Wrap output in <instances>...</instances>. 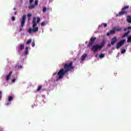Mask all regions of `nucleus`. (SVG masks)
I'll return each instance as SVG.
<instances>
[{
	"label": "nucleus",
	"mask_w": 131,
	"mask_h": 131,
	"mask_svg": "<svg viewBox=\"0 0 131 131\" xmlns=\"http://www.w3.org/2000/svg\"><path fill=\"white\" fill-rule=\"evenodd\" d=\"M111 45H112V44L108 43V44L107 45V47H111Z\"/></svg>",
	"instance_id": "c9c22d12"
},
{
	"label": "nucleus",
	"mask_w": 131,
	"mask_h": 131,
	"mask_svg": "<svg viewBox=\"0 0 131 131\" xmlns=\"http://www.w3.org/2000/svg\"><path fill=\"white\" fill-rule=\"evenodd\" d=\"M22 30H23L22 28H20L19 29V32H21V31H22Z\"/></svg>",
	"instance_id": "f704fd0d"
},
{
	"label": "nucleus",
	"mask_w": 131,
	"mask_h": 131,
	"mask_svg": "<svg viewBox=\"0 0 131 131\" xmlns=\"http://www.w3.org/2000/svg\"><path fill=\"white\" fill-rule=\"evenodd\" d=\"M26 21V15H24L22 17L20 27H21V28H23L24 27V25H25Z\"/></svg>",
	"instance_id": "39448f33"
},
{
	"label": "nucleus",
	"mask_w": 131,
	"mask_h": 131,
	"mask_svg": "<svg viewBox=\"0 0 131 131\" xmlns=\"http://www.w3.org/2000/svg\"><path fill=\"white\" fill-rule=\"evenodd\" d=\"M63 69H61L58 73H53V76L57 74L59 77L56 79V81H59V79H62L64 77L65 74H68L69 71H71L72 69H74L73 62L71 61L70 63H62Z\"/></svg>",
	"instance_id": "f257e3e1"
},
{
	"label": "nucleus",
	"mask_w": 131,
	"mask_h": 131,
	"mask_svg": "<svg viewBox=\"0 0 131 131\" xmlns=\"http://www.w3.org/2000/svg\"><path fill=\"white\" fill-rule=\"evenodd\" d=\"M129 8V6H124L122 8V11H125V10H128Z\"/></svg>",
	"instance_id": "2eb2a0df"
},
{
	"label": "nucleus",
	"mask_w": 131,
	"mask_h": 131,
	"mask_svg": "<svg viewBox=\"0 0 131 131\" xmlns=\"http://www.w3.org/2000/svg\"><path fill=\"white\" fill-rule=\"evenodd\" d=\"M115 34V30L113 29V30H111L110 31V32L107 33L106 35H107V36H109L110 35H111V34Z\"/></svg>",
	"instance_id": "9b49d317"
},
{
	"label": "nucleus",
	"mask_w": 131,
	"mask_h": 131,
	"mask_svg": "<svg viewBox=\"0 0 131 131\" xmlns=\"http://www.w3.org/2000/svg\"><path fill=\"white\" fill-rule=\"evenodd\" d=\"M22 68H23L22 66H18V69H22Z\"/></svg>",
	"instance_id": "2f4dec72"
},
{
	"label": "nucleus",
	"mask_w": 131,
	"mask_h": 131,
	"mask_svg": "<svg viewBox=\"0 0 131 131\" xmlns=\"http://www.w3.org/2000/svg\"><path fill=\"white\" fill-rule=\"evenodd\" d=\"M114 29L115 30V31H117V32H119L120 31H121V30H122V29H123V27H116L114 28Z\"/></svg>",
	"instance_id": "6e6552de"
},
{
	"label": "nucleus",
	"mask_w": 131,
	"mask_h": 131,
	"mask_svg": "<svg viewBox=\"0 0 131 131\" xmlns=\"http://www.w3.org/2000/svg\"><path fill=\"white\" fill-rule=\"evenodd\" d=\"M13 100V97L12 96H9L8 97V101L9 102H11V101H12Z\"/></svg>",
	"instance_id": "5701e85b"
},
{
	"label": "nucleus",
	"mask_w": 131,
	"mask_h": 131,
	"mask_svg": "<svg viewBox=\"0 0 131 131\" xmlns=\"http://www.w3.org/2000/svg\"><path fill=\"white\" fill-rule=\"evenodd\" d=\"M95 57L97 58L98 57V54L95 55Z\"/></svg>",
	"instance_id": "58836bf2"
},
{
	"label": "nucleus",
	"mask_w": 131,
	"mask_h": 131,
	"mask_svg": "<svg viewBox=\"0 0 131 131\" xmlns=\"http://www.w3.org/2000/svg\"><path fill=\"white\" fill-rule=\"evenodd\" d=\"M15 81H16V79H13L12 80V82H13V83L15 82Z\"/></svg>",
	"instance_id": "473e14b6"
},
{
	"label": "nucleus",
	"mask_w": 131,
	"mask_h": 131,
	"mask_svg": "<svg viewBox=\"0 0 131 131\" xmlns=\"http://www.w3.org/2000/svg\"><path fill=\"white\" fill-rule=\"evenodd\" d=\"M1 94H2V92L0 91V95H1Z\"/></svg>",
	"instance_id": "79ce46f5"
},
{
	"label": "nucleus",
	"mask_w": 131,
	"mask_h": 131,
	"mask_svg": "<svg viewBox=\"0 0 131 131\" xmlns=\"http://www.w3.org/2000/svg\"><path fill=\"white\" fill-rule=\"evenodd\" d=\"M104 57H105V54H100L99 55V58H100V59L104 58Z\"/></svg>",
	"instance_id": "6ab92c4d"
},
{
	"label": "nucleus",
	"mask_w": 131,
	"mask_h": 131,
	"mask_svg": "<svg viewBox=\"0 0 131 131\" xmlns=\"http://www.w3.org/2000/svg\"><path fill=\"white\" fill-rule=\"evenodd\" d=\"M32 46L34 48V47H35V42H34V41H33L32 43Z\"/></svg>",
	"instance_id": "bb28decb"
},
{
	"label": "nucleus",
	"mask_w": 131,
	"mask_h": 131,
	"mask_svg": "<svg viewBox=\"0 0 131 131\" xmlns=\"http://www.w3.org/2000/svg\"><path fill=\"white\" fill-rule=\"evenodd\" d=\"M31 41H32V40L31 39H29L27 42V45H29L30 43H31Z\"/></svg>",
	"instance_id": "412c9836"
},
{
	"label": "nucleus",
	"mask_w": 131,
	"mask_h": 131,
	"mask_svg": "<svg viewBox=\"0 0 131 131\" xmlns=\"http://www.w3.org/2000/svg\"><path fill=\"white\" fill-rule=\"evenodd\" d=\"M116 41H117V37L116 36H115L113 38H112V40L111 42L112 46L115 45V43H116Z\"/></svg>",
	"instance_id": "9d476101"
},
{
	"label": "nucleus",
	"mask_w": 131,
	"mask_h": 131,
	"mask_svg": "<svg viewBox=\"0 0 131 131\" xmlns=\"http://www.w3.org/2000/svg\"><path fill=\"white\" fill-rule=\"evenodd\" d=\"M36 21V17H34L33 18V29L29 28L27 30V32H28L30 34H31V33H34L35 32H37L38 31V27H36V25L37 24L36 23H39L40 22V17H37V21Z\"/></svg>",
	"instance_id": "f03ea898"
},
{
	"label": "nucleus",
	"mask_w": 131,
	"mask_h": 131,
	"mask_svg": "<svg viewBox=\"0 0 131 131\" xmlns=\"http://www.w3.org/2000/svg\"><path fill=\"white\" fill-rule=\"evenodd\" d=\"M126 20H127V21L128 22V23H131V16H130V15H128V16H127Z\"/></svg>",
	"instance_id": "ddd939ff"
},
{
	"label": "nucleus",
	"mask_w": 131,
	"mask_h": 131,
	"mask_svg": "<svg viewBox=\"0 0 131 131\" xmlns=\"http://www.w3.org/2000/svg\"><path fill=\"white\" fill-rule=\"evenodd\" d=\"M9 104H10L9 103H7V104H6V105L8 106V105H9Z\"/></svg>",
	"instance_id": "ea45409f"
},
{
	"label": "nucleus",
	"mask_w": 131,
	"mask_h": 131,
	"mask_svg": "<svg viewBox=\"0 0 131 131\" xmlns=\"http://www.w3.org/2000/svg\"><path fill=\"white\" fill-rule=\"evenodd\" d=\"M125 14H127V12L122 10L121 12L119 13V14H117L116 15V17H120V16H122L123 15H124Z\"/></svg>",
	"instance_id": "1a4fd4ad"
},
{
	"label": "nucleus",
	"mask_w": 131,
	"mask_h": 131,
	"mask_svg": "<svg viewBox=\"0 0 131 131\" xmlns=\"http://www.w3.org/2000/svg\"><path fill=\"white\" fill-rule=\"evenodd\" d=\"M86 54H83L81 57V61H84V60L85 59V58H86Z\"/></svg>",
	"instance_id": "4468645a"
},
{
	"label": "nucleus",
	"mask_w": 131,
	"mask_h": 131,
	"mask_svg": "<svg viewBox=\"0 0 131 131\" xmlns=\"http://www.w3.org/2000/svg\"><path fill=\"white\" fill-rule=\"evenodd\" d=\"M29 48L28 47H26V51H25V55H28V50Z\"/></svg>",
	"instance_id": "a211bd4d"
},
{
	"label": "nucleus",
	"mask_w": 131,
	"mask_h": 131,
	"mask_svg": "<svg viewBox=\"0 0 131 131\" xmlns=\"http://www.w3.org/2000/svg\"><path fill=\"white\" fill-rule=\"evenodd\" d=\"M31 16H32V14L31 13L28 14V17H31Z\"/></svg>",
	"instance_id": "c756f323"
},
{
	"label": "nucleus",
	"mask_w": 131,
	"mask_h": 131,
	"mask_svg": "<svg viewBox=\"0 0 131 131\" xmlns=\"http://www.w3.org/2000/svg\"><path fill=\"white\" fill-rule=\"evenodd\" d=\"M41 88H42V86L39 85L37 90V92H39L41 90Z\"/></svg>",
	"instance_id": "b1692460"
},
{
	"label": "nucleus",
	"mask_w": 131,
	"mask_h": 131,
	"mask_svg": "<svg viewBox=\"0 0 131 131\" xmlns=\"http://www.w3.org/2000/svg\"><path fill=\"white\" fill-rule=\"evenodd\" d=\"M45 25H46V23L45 22H42L41 23V26H45Z\"/></svg>",
	"instance_id": "cd10ccee"
},
{
	"label": "nucleus",
	"mask_w": 131,
	"mask_h": 131,
	"mask_svg": "<svg viewBox=\"0 0 131 131\" xmlns=\"http://www.w3.org/2000/svg\"><path fill=\"white\" fill-rule=\"evenodd\" d=\"M125 52H126V50H125V49H123V50H122V51L121 52V54H124V53H125Z\"/></svg>",
	"instance_id": "a878e982"
},
{
	"label": "nucleus",
	"mask_w": 131,
	"mask_h": 131,
	"mask_svg": "<svg viewBox=\"0 0 131 131\" xmlns=\"http://www.w3.org/2000/svg\"><path fill=\"white\" fill-rule=\"evenodd\" d=\"M131 41V35L129 36L128 38H127V42H130Z\"/></svg>",
	"instance_id": "aec40b11"
},
{
	"label": "nucleus",
	"mask_w": 131,
	"mask_h": 131,
	"mask_svg": "<svg viewBox=\"0 0 131 131\" xmlns=\"http://www.w3.org/2000/svg\"><path fill=\"white\" fill-rule=\"evenodd\" d=\"M85 43H88V42L86 41V42H85Z\"/></svg>",
	"instance_id": "37998d69"
},
{
	"label": "nucleus",
	"mask_w": 131,
	"mask_h": 131,
	"mask_svg": "<svg viewBox=\"0 0 131 131\" xmlns=\"http://www.w3.org/2000/svg\"><path fill=\"white\" fill-rule=\"evenodd\" d=\"M19 50L20 51H23V50H24V45H19Z\"/></svg>",
	"instance_id": "dca6fc26"
},
{
	"label": "nucleus",
	"mask_w": 131,
	"mask_h": 131,
	"mask_svg": "<svg viewBox=\"0 0 131 131\" xmlns=\"http://www.w3.org/2000/svg\"><path fill=\"white\" fill-rule=\"evenodd\" d=\"M13 10H16V8L15 7H14V8H13Z\"/></svg>",
	"instance_id": "a19ab883"
},
{
	"label": "nucleus",
	"mask_w": 131,
	"mask_h": 131,
	"mask_svg": "<svg viewBox=\"0 0 131 131\" xmlns=\"http://www.w3.org/2000/svg\"><path fill=\"white\" fill-rule=\"evenodd\" d=\"M11 19L12 21H15V20H16V19L15 18V17L14 16L12 17Z\"/></svg>",
	"instance_id": "7c9ffc66"
},
{
	"label": "nucleus",
	"mask_w": 131,
	"mask_h": 131,
	"mask_svg": "<svg viewBox=\"0 0 131 131\" xmlns=\"http://www.w3.org/2000/svg\"><path fill=\"white\" fill-rule=\"evenodd\" d=\"M125 42V40H121L120 42H118L116 46V49L118 50V49H120L121 47H122Z\"/></svg>",
	"instance_id": "423d86ee"
},
{
	"label": "nucleus",
	"mask_w": 131,
	"mask_h": 131,
	"mask_svg": "<svg viewBox=\"0 0 131 131\" xmlns=\"http://www.w3.org/2000/svg\"><path fill=\"white\" fill-rule=\"evenodd\" d=\"M128 34H129V31H128L126 33H125L124 35L122 36V37H125V36H127Z\"/></svg>",
	"instance_id": "f3484780"
},
{
	"label": "nucleus",
	"mask_w": 131,
	"mask_h": 131,
	"mask_svg": "<svg viewBox=\"0 0 131 131\" xmlns=\"http://www.w3.org/2000/svg\"><path fill=\"white\" fill-rule=\"evenodd\" d=\"M42 12L43 13H46V12H47V7H43Z\"/></svg>",
	"instance_id": "4be33fe9"
},
{
	"label": "nucleus",
	"mask_w": 131,
	"mask_h": 131,
	"mask_svg": "<svg viewBox=\"0 0 131 131\" xmlns=\"http://www.w3.org/2000/svg\"><path fill=\"white\" fill-rule=\"evenodd\" d=\"M28 21H30V17H28Z\"/></svg>",
	"instance_id": "e433bc0d"
},
{
	"label": "nucleus",
	"mask_w": 131,
	"mask_h": 131,
	"mask_svg": "<svg viewBox=\"0 0 131 131\" xmlns=\"http://www.w3.org/2000/svg\"><path fill=\"white\" fill-rule=\"evenodd\" d=\"M105 43H106V41L105 40H102L101 45L95 44L92 46L91 48V51L93 52V53H97L98 51H100L102 50L103 47L105 46Z\"/></svg>",
	"instance_id": "7ed1b4c3"
},
{
	"label": "nucleus",
	"mask_w": 131,
	"mask_h": 131,
	"mask_svg": "<svg viewBox=\"0 0 131 131\" xmlns=\"http://www.w3.org/2000/svg\"><path fill=\"white\" fill-rule=\"evenodd\" d=\"M127 29H131V27H128V28H125L123 29L124 31H126Z\"/></svg>",
	"instance_id": "393cba45"
},
{
	"label": "nucleus",
	"mask_w": 131,
	"mask_h": 131,
	"mask_svg": "<svg viewBox=\"0 0 131 131\" xmlns=\"http://www.w3.org/2000/svg\"><path fill=\"white\" fill-rule=\"evenodd\" d=\"M97 39V37H92L89 41V42L88 45V48H91L92 46L94 44V42H95V41Z\"/></svg>",
	"instance_id": "20e7f679"
},
{
	"label": "nucleus",
	"mask_w": 131,
	"mask_h": 131,
	"mask_svg": "<svg viewBox=\"0 0 131 131\" xmlns=\"http://www.w3.org/2000/svg\"><path fill=\"white\" fill-rule=\"evenodd\" d=\"M29 3H30V4H31L32 3H33V0H30Z\"/></svg>",
	"instance_id": "72a5a7b5"
},
{
	"label": "nucleus",
	"mask_w": 131,
	"mask_h": 131,
	"mask_svg": "<svg viewBox=\"0 0 131 131\" xmlns=\"http://www.w3.org/2000/svg\"><path fill=\"white\" fill-rule=\"evenodd\" d=\"M38 0H35L34 4L33 5H31L29 6V9L30 10H32V9H34L36 6H38Z\"/></svg>",
	"instance_id": "0eeeda50"
},
{
	"label": "nucleus",
	"mask_w": 131,
	"mask_h": 131,
	"mask_svg": "<svg viewBox=\"0 0 131 131\" xmlns=\"http://www.w3.org/2000/svg\"><path fill=\"white\" fill-rule=\"evenodd\" d=\"M102 25H103V27H107V24L106 23H102Z\"/></svg>",
	"instance_id": "c85d7f7f"
},
{
	"label": "nucleus",
	"mask_w": 131,
	"mask_h": 131,
	"mask_svg": "<svg viewBox=\"0 0 131 131\" xmlns=\"http://www.w3.org/2000/svg\"><path fill=\"white\" fill-rule=\"evenodd\" d=\"M12 71L10 72L9 74L6 75V80L7 81H8V80H9V79H10V77H11V75H12Z\"/></svg>",
	"instance_id": "f8f14e48"
},
{
	"label": "nucleus",
	"mask_w": 131,
	"mask_h": 131,
	"mask_svg": "<svg viewBox=\"0 0 131 131\" xmlns=\"http://www.w3.org/2000/svg\"><path fill=\"white\" fill-rule=\"evenodd\" d=\"M14 15H17V12H14Z\"/></svg>",
	"instance_id": "4c0bfd02"
}]
</instances>
